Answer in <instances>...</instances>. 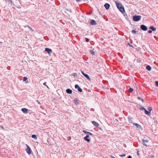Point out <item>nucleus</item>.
<instances>
[{
    "label": "nucleus",
    "instance_id": "nucleus-1",
    "mask_svg": "<svg viewBox=\"0 0 158 158\" xmlns=\"http://www.w3.org/2000/svg\"><path fill=\"white\" fill-rule=\"evenodd\" d=\"M115 2L117 7L118 10L122 13H124L125 12V10L122 4L119 2L118 1H115Z\"/></svg>",
    "mask_w": 158,
    "mask_h": 158
},
{
    "label": "nucleus",
    "instance_id": "nucleus-2",
    "mask_svg": "<svg viewBox=\"0 0 158 158\" xmlns=\"http://www.w3.org/2000/svg\"><path fill=\"white\" fill-rule=\"evenodd\" d=\"M141 16L140 15H134L133 17V19L135 21H138L140 20Z\"/></svg>",
    "mask_w": 158,
    "mask_h": 158
},
{
    "label": "nucleus",
    "instance_id": "nucleus-3",
    "mask_svg": "<svg viewBox=\"0 0 158 158\" xmlns=\"http://www.w3.org/2000/svg\"><path fill=\"white\" fill-rule=\"evenodd\" d=\"M26 146L27 147V148L26 149V151L27 152L29 155L31 153V150L30 148L29 147V146L27 144H26Z\"/></svg>",
    "mask_w": 158,
    "mask_h": 158
},
{
    "label": "nucleus",
    "instance_id": "nucleus-4",
    "mask_svg": "<svg viewBox=\"0 0 158 158\" xmlns=\"http://www.w3.org/2000/svg\"><path fill=\"white\" fill-rule=\"evenodd\" d=\"M45 51L47 52L49 55L52 53V51L51 49H49L47 48H45Z\"/></svg>",
    "mask_w": 158,
    "mask_h": 158
},
{
    "label": "nucleus",
    "instance_id": "nucleus-5",
    "mask_svg": "<svg viewBox=\"0 0 158 158\" xmlns=\"http://www.w3.org/2000/svg\"><path fill=\"white\" fill-rule=\"evenodd\" d=\"M140 28L144 31H146L147 30V27L144 25H142L140 26Z\"/></svg>",
    "mask_w": 158,
    "mask_h": 158
},
{
    "label": "nucleus",
    "instance_id": "nucleus-6",
    "mask_svg": "<svg viewBox=\"0 0 158 158\" xmlns=\"http://www.w3.org/2000/svg\"><path fill=\"white\" fill-rule=\"evenodd\" d=\"M75 87L76 89H77L78 91L79 92H82V89L78 85H76L75 86Z\"/></svg>",
    "mask_w": 158,
    "mask_h": 158
},
{
    "label": "nucleus",
    "instance_id": "nucleus-7",
    "mask_svg": "<svg viewBox=\"0 0 158 158\" xmlns=\"http://www.w3.org/2000/svg\"><path fill=\"white\" fill-rule=\"evenodd\" d=\"M142 141V143L144 145L146 146H148L146 143H148V140H144V139H143Z\"/></svg>",
    "mask_w": 158,
    "mask_h": 158
},
{
    "label": "nucleus",
    "instance_id": "nucleus-8",
    "mask_svg": "<svg viewBox=\"0 0 158 158\" xmlns=\"http://www.w3.org/2000/svg\"><path fill=\"white\" fill-rule=\"evenodd\" d=\"M81 73L87 79L90 80V78L88 74L85 73L83 71H81Z\"/></svg>",
    "mask_w": 158,
    "mask_h": 158
},
{
    "label": "nucleus",
    "instance_id": "nucleus-9",
    "mask_svg": "<svg viewBox=\"0 0 158 158\" xmlns=\"http://www.w3.org/2000/svg\"><path fill=\"white\" fill-rule=\"evenodd\" d=\"M89 137V136L88 135H86L85 137L84 138V140L85 141H86L88 142H90V140L89 139H88V138Z\"/></svg>",
    "mask_w": 158,
    "mask_h": 158
},
{
    "label": "nucleus",
    "instance_id": "nucleus-10",
    "mask_svg": "<svg viewBox=\"0 0 158 158\" xmlns=\"http://www.w3.org/2000/svg\"><path fill=\"white\" fill-rule=\"evenodd\" d=\"M92 123L93 125L96 127H98L99 125V124L95 121H92Z\"/></svg>",
    "mask_w": 158,
    "mask_h": 158
},
{
    "label": "nucleus",
    "instance_id": "nucleus-11",
    "mask_svg": "<svg viewBox=\"0 0 158 158\" xmlns=\"http://www.w3.org/2000/svg\"><path fill=\"white\" fill-rule=\"evenodd\" d=\"M104 6L106 8V9H107V10L108 9H109V7H110V5L109 4L107 3H106L104 5Z\"/></svg>",
    "mask_w": 158,
    "mask_h": 158
},
{
    "label": "nucleus",
    "instance_id": "nucleus-12",
    "mask_svg": "<svg viewBox=\"0 0 158 158\" xmlns=\"http://www.w3.org/2000/svg\"><path fill=\"white\" fill-rule=\"evenodd\" d=\"M90 24L92 25H95L96 24V22L95 20H92L90 21Z\"/></svg>",
    "mask_w": 158,
    "mask_h": 158
},
{
    "label": "nucleus",
    "instance_id": "nucleus-13",
    "mask_svg": "<svg viewBox=\"0 0 158 158\" xmlns=\"http://www.w3.org/2000/svg\"><path fill=\"white\" fill-rule=\"evenodd\" d=\"M21 110L24 113H27L28 112V110L25 108H22Z\"/></svg>",
    "mask_w": 158,
    "mask_h": 158
},
{
    "label": "nucleus",
    "instance_id": "nucleus-14",
    "mask_svg": "<svg viewBox=\"0 0 158 158\" xmlns=\"http://www.w3.org/2000/svg\"><path fill=\"white\" fill-rule=\"evenodd\" d=\"M74 102L76 105H77L79 104V100L77 99L76 98L74 99Z\"/></svg>",
    "mask_w": 158,
    "mask_h": 158
},
{
    "label": "nucleus",
    "instance_id": "nucleus-15",
    "mask_svg": "<svg viewBox=\"0 0 158 158\" xmlns=\"http://www.w3.org/2000/svg\"><path fill=\"white\" fill-rule=\"evenodd\" d=\"M133 125H135V126H136L138 128H141V126L140 125H139L137 123H133Z\"/></svg>",
    "mask_w": 158,
    "mask_h": 158
},
{
    "label": "nucleus",
    "instance_id": "nucleus-16",
    "mask_svg": "<svg viewBox=\"0 0 158 158\" xmlns=\"http://www.w3.org/2000/svg\"><path fill=\"white\" fill-rule=\"evenodd\" d=\"M128 118V120H129V122L132 123H133V121H132V119L133 118H132L131 117H130V116H129Z\"/></svg>",
    "mask_w": 158,
    "mask_h": 158
},
{
    "label": "nucleus",
    "instance_id": "nucleus-17",
    "mask_svg": "<svg viewBox=\"0 0 158 158\" xmlns=\"http://www.w3.org/2000/svg\"><path fill=\"white\" fill-rule=\"evenodd\" d=\"M144 112L145 114H146L148 115L149 116H150L151 115L150 112L149 111L146 110L145 109L144 110Z\"/></svg>",
    "mask_w": 158,
    "mask_h": 158
},
{
    "label": "nucleus",
    "instance_id": "nucleus-18",
    "mask_svg": "<svg viewBox=\"0 0 158 158\" xmlns=\"http://www.w3.org/2000/svg\"><path fill=\"white\" fill-rule=\"evenodd\" d=\"M146 69L148 71H150L151 69V68L150 65H148L146 66Z\"/></svg>",
    "mask_w": 158,
    "mask_h": 158
},
{
    "label": "nucleus",
    "instance_id": "nucleus-19",
    "mask_svg": "<svg viewBox=\"0 0 158 158\" xmlns=\"http://www.w3.org/2000/svg\"><path fill=\"white\" fill-rule=\"evenodd\" d=\"M149 28L152 29L153 31H155L156 30V28L153 26H151Z\"/></svg>",
    "mask_w": 158,
    "mask_h": 158
},
{
    "label": "nucleus",
    "instance_id": "nucleus-20",
    "mask_svg": "<svg viewBox=\"0 0 158 158\" xmlns=\"http://www.w3.org/2000/svg\"><path fill=\"white\" fill-rule=\"evenodd\" d=\"M31 137L33 138H34L35 139H37V137H36V135H31Z\"/></svg>",
    "mask_w": 158,
    "mask_h": 158
},
{
    "label": "nucleus",
    "instance_id": "nucleus-21",
    "mask_svg": "<svg viewBox=\"0 0 158 158\" xmlns=\"http://www.w3.org/2000/svg\"><path fill=\"white\" fill-rule=\"evenodd\" d=\"M133 89L132 88H130L128 91L129 92L131 93L133 92Z\"/></svg>",
    "mask_w": 158,
    "mask_h": 158
},
{
    "label": "nucleus",
    "instance_id": "nucleus-22",
    "mask_svg": "<svg viewBox=\"0 0 158 158\" xmlns=\"http://www.w3.org/2000/svg\"><path fill=\"white\" fill-rule=\"evenodd\" d=\"M148 111L150 112H151V111L152 110V109L151 107H149L148 108Z\"/></svg>",
    "mask_w": 158,
    "mask_h": 158
},
{
    "label": "nucleus",
    "instance_id": "nucleus-23",
    "mask_svg": "<svg viewBox=\"0 0 158 158\" xmlns=\"http://www.w3.org/2000/svg\"><path fill=\"white\" fill-rule=\"evenodd\" d=\"M83 132L84 133H85V134H88V135H89V132L87 131H85V130H83Z\"/></svg>",
    "mask_w": 158,
    "mask_h": 158
},
{
    "label": "nucleus",
    "instance_id": "nucleus-24",
    "mask_svg": "<svg viewBox=\"0 0 158 158\" xmlns=\"http://www.w3.org/2000/svg\"><path fill=\"white\" fill-rule=\"evenodd\" d=\"M27 78L26 77H23V81H26V80H27Z\"/></svg>",
    "mask_w": 158,
    "mask_h": 158
},
{
    "label": "nucleus",
    "instance_id": "nucleus-25",
    "mask_svg": "<svg viewBox=\"0 0 158 158\" xmlns=\"http://www.w3.org/2000/svg\"><path fill=\"white\" fill-rule=\"evenodd\" d=\"M43 84L44 85L46 86L47 88H48V86L46 85V82H44L43 83Z\"/></svg>",
    "mask_w": 158,
    "mask_h": 158
},
{
    "label": "nucleus",
    "instance_id": "nucleus-26",
    "mask_svg": "<svg viewBox=\"0 0 158 158\" xmlns=\"http://www.w3.org/2000/svg\"><path fill=\"white\" fill-rule=\"evenodd\" d=\"M126 156V155L125 154H123L122 155H120V156L122 157H123L125 156Z\"/></svg>",
    "mask_w": 158,
    "mask_h": 158
},
{
    "label": "nucleus",
    "instance_id": "nucleus-27",
    "mask_svg": "<svg viewBox=\"0 0 158 158\" xmlns=\"http://www.w3.org/2000/svg\"><path fill=\"white\" fill-rule=\"evenodd\" d=\"M155 85L157 86H158V81H156L155 82Z\"/></svg>",
    "mask_w": 158,
    "mask_h": 158
},
{
    "label": "nucleus",
    "instance_id": "nucleus-28",
    "mask_svg": "<svg viewBox=\"0 0 158 158\" xmlns=\"http://www.w3.org/2000/svg\"><path fill=\"white\" fill-rule=\"evenodd\" d=\"M85 39H86V40L85 41L86 42H88L89 41V39H88V38H85Z\"/></svg>",
    "mask_w": 158,
    "mask_h": 158
},
{
    "label": "nucleus",
    "instance_id": "nucleus-29",
    "mask_svg": "<svg viewBox=\"0 0 158 158\" xmlns=\"http://www.w3.org/2000/svg\"><path fill=\"white\" fill-rule=\"evenodd\" d=\"M137 99L139 100H141L143 102V99H141L140 97H138Z\"/></svg>",
    "mask_w": 158,
    "mask_h": 158
},
{
    "label": "nucleus",
    "instance_id": "nucleus-30",
    "mask_svg": "<svg viewBox=\"0 0 158 158\" xmlns=\"http://www.w3.org/2000/svg\"><path fill=\"white\" fill-rule=\"evenodd\" d=\"M90 52L91 53L93 54V55H94V51H93L92 50H91V51H90Z\"/></svg>",
    "mask_w": 158,
    "mask_h": 158
},
{
    "label": "nucleus",
    "instance_id": "nucleus-31",
    "mask_svg": "<svg viewBox=\"0 0 158 158\" xmlns=\"http://www.w3.org/2000/svg\"><path fill=\"white\" fill-rule=\"evenodd\" d=\"M132 32L133 33H136V31L135 30H132Z\"/></svg>",
    "mask_w": 158,
    "mask_h": 158
},
{
    "label": "nucleus",
    "instance_id": "nucleus-32",
    "mask_svg": "<svg viewBox=\"0 0 158 158\" xmlns=\"http://www.w3.org/2000/svg\"><path fill=\"white\" fill-rule=\"evenodd\" d=\"M27 27L31 31H33V30L32 29L30 26H27Z\"/></svg>",
    "mask_w": 158,
    "mask_h": 158
},
{
    "label": "nucleus",
    "instance_id": "nucleus-33",
    "mask_svg": "<svg viewBox=\"0 0 158 158\" xmlns=\"http://www.w3.org/2000/svg\"><path fill=\"white\" fill-rule=\"evenodd\" d=\"M140 110H145V108L143 107H141L140 108Z\"/></svg>",
    "mask_w": 158,
    "mask_h": 158
},
{
    "label": "nucleus",
    "instance_id": "nucleus-34",
    "mask_svg": "<svg viewBox=\"0 0 158 158\" xmlns=\"http://www.w3.org/2000/svg\"><path fill=\"white\" fill-rule=\"evenodd\" d=\"M66 92L67 93L69 94V89H67L66 90Z\"/></svg>",
    "mask_w": 158,
    "mask_h": 158
},
{
    "label": "nucleus",
    "instance_id": "nucleus-35",
    "mask_svg": "<svg viewBox=\"0 0 158 158\" xmlns=\"http://www.w3.org/2000/svg\"><path fill=\"white\" fill-rule=\"evenodd\" d=\"M0 127L2 129L4 130V128L2 125L0 126Z\"/></svg>",
    "mask_w": 158,
    "mask_h": 158
},
{
    "label": "nucleus",
    "instance_id": "nucleus-36",
    "mask_svg": "<svg viewBox=\"0 0 158 158\" xmlns=\"http://www.w3.org/2000/svg\"><path fill=\"white\" fill-rule=\"evenodd\" d=\"M91 135V136H93V134L92 133H91L89 132L88 135Z\"/></svg>",
    "mask_w": 158,
    "mask_h": 158
},
{
    "label": "nucleus",
    "instance_id": "nucleus-37",
    "mask_svg": "<svg viewBox=\"0 0 158 158\" xmlns=\"http://www.w3.org/2000/svg\"><path fill=\"white\" fill-rule=\"evenodd\" d=\"M36 101L39 104V105H40L41 104L38 101L36 100Z\"/></svg>",
    "mask_w": 158,
    "mask_h": 158
},
{
    "label": "nucleus",
    "instance_id": "nucleus-38",
    "mask_svg": "<svg viewBox=\"0 0 158 158\" xmlns=\"http://www.w3.org/2000/svg\"><path fill=\"white\" fill-rule=\"evenodd\" d=\"M73 75L74 77H76L77 76V74L76 73H74L73 74Z\"/></svg>",
    "mask_w": 158,
    "mask_h": 158
},
{
    "label": "nucleus",
    "instance_id": "nucleus-39",
    "mask_svg": "<svg viewBox=\"0 0 158 158\" xmlns=\"http://www.w3.org/2000/svg\"><path fill=\"white\" fill-rule=\"evenodd\" d=\"M9 1H10V3L12 5V3H13V2H12V1L11 0H9Z\"/></svg>",
    "mask_w": 158,
    "mask_h": 158
},
{
    "label": "nucleus",
    "instance_id": "nucleus-40",
    "mask_svg": "<svg viewBox=\"0 0 158 158\" xmlns=\"http://www.w3.org/2000/svg\"><path fill=\"white\" fill-rule=\"evenodd\" d=\"M148 32L150 33H151L152 32V31L151 30H149L148 31Z\"/></svg>",
    "mask_w": 158,
    "mask_h": 158
},
{
    "label": "nucleus",
    "instance_id": "nucleus-41",
    "mask_svg": "<svg viewBox=\"0 0 158 158\" xmlns=\"http://www.w3.org/2000/svg\"><path fill=\"white\" fill-rule=\"evenodd\" d=\"M72 91L70 89V94H71L72 93Z\"/></svg>",
    "mask_w": 158,
    "mask_h": 158
},
{
    "label": "nucleus",
    "instance_id": "nucleus-42",
    "mask_svg": "<svg viewBox=\"0 0 158 158\" xmlns=\"http://www.w3.org/2000/svg\"><path fill=\"white\" fill-rule=\"evenodd\" d=\"M128 158H132V157L131 156H129L128 157Z\"/></svg>",
    "mask_w": 158,
    "mask_h": 158
},
{
    "label": "nucleus",
    "instance_id": "nucleus-43",
    "mask_svg": "<svg viewBox=\"0 0 158 158\" xmlns=\"http://www.w3.org/2000/svg\"><path fill=\"white\" fill-rule=\"evenodd\" d=\"M110 157L112 158H115L114 157L112 156H110Z\"/></svg>",
    "mask_w": 158,
    "mask_h": 158
},
{
    "label": "nucleus",
    "instance_id": "nucleus-44",
    "mask_svg": "<svg viewBox=\"0 0 158 158\" xmlns=\"http://www.w3.org/2000/svg\"><path fill=\"white\" fill-rule=\"evenodd\" d=\"M76 1L77 2H79V1H80V0H76Z\"/></svg>",
    "mask_w": 158,
    "mask_h": 158
},
{
    "label": "nucleus",
    "instance_id": "nucleus-45",
    "mask_svg": "<svg viewBox=\"0 0 158 158\" xmlns=\"http://www.w3.org/2000/svg\"><path fill=\"white\" fill-rule=\"evenodd\" d=\"M71 139V138L70 137V139H69V140H70Z\"/></svg>",
    "mask_w": 158,
    "mask_h": 158
}]
</instances>
